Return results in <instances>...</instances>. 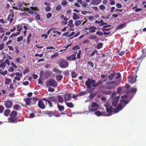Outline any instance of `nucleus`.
Instances as JSON below:
<instances>
[{"label":"nucleus","instance_id":"de8ad7c7","mask_svg":"<svg viewBox=\"0 0 146 146\" xmlns=\"http://www.w3.org/2000/svg\"><path fill=\"white\" fill-rule=\"evenodd\" d=\"M50 75V72H46L45 74V78H47Z\"/></svg>","mask_w":146,"mask_h":146},{"label":"nucleus","instance_id":"680f3d73","mask_svg":"<svg viewBox=\"0 0 146 146\" xmlns=\"http://www.w3.org/2000/svg\"><path fill=\"white\" fill-rule=\"evenodd\" d=\"M52 14L50 13H48L47 14V15H46V17L47 19H48L49 18H50V17H51L52 16Z\"/></svg>","mask_w":146,"mask_h":146},{"label":"nucleus","instance_id":"f03ea898","mask_svg":"<svg viewBox=\"0 0 146 146\" xmlns=\"http://www.w3.org/2000/svg\"><path fill=\"white\" fill-rule=\"evenodd\" d=\"M128 95L127 93L125 95L122 96L120 100V104L117 106V107L114 109V112L115 113H117L121 111L122 109V107H124L126 105H127L128 103L127 101H125L123 99L126 98L127 97Z\"/></svg>","mask_w":146,"mask_h":146},{"label":"nucleus","instance_id":"2eb2a0df","mask_svg":"<svg viewBox=\"0 0 146 146\" xmlns=\"http://www.w3.org/2000/svg\"><path fill=\"white\" fill-rule=\"evenodd\" d=\"M64 98L66 101L70 100L71 98V94H65L64 96Z\"/></svg>","mask_w":146,"mask_h":146},{"label":"nucleus","instance_id":"cd10ccee","mask_svg":"<svg viewBox=\"0 0 146 146\" xmlns=\"http://www.w3.org/2000/svg\"><path fill=\"white\" fill-rule=\"evenodd\" d=\"M115 72H113V73H111L110 75H109L108 76V78L109 79L111 80L113 79V78L114 77V76L115 75Z\"/></svg>","mask_w":146,"mask_h":146},{"label":"nucleus","instance_id":"3c124183","mask_svg":"<svg viewBox=\"0 0 146 146\" xmlns=\"http://www.w3.org/2000/svg\"><path fill=\"white\" fill-rule=\"evenodd\" d=\"M4 108L2 106H0V113H2L3 111Z\"/></svg>","mask_w":146,"mask_h":146},{"label":"nucleus","instance_id":"473e14b6","mask_svg":"<svg viewBox=\"0 0 146 146\" xmlns=\"http://www.w3.org/2000/svg\"><path fill=\"white\" fill-rule=\"evenodd\" d=\"M45 113L46 114H48L49 116L51 117L52 115L53 114L52 111H45Z\"/></svg>","mask_w":146,"mask_h":146},{"label":"nucleus","instance_id":"393cba45","mask_svg":"<svg viewBox=\"0 0 146 146\" xmlns=\"http://www.w3.org/2000/svg\"><path fill=\"white\" fill-rule=\"evenodd\" d=\"M95 114L98 116L102 115H103L102 113H101L100 111H96L95 112Z\"/></svg>","mask_w":146,"mask_h":146},{"label":"nucleus","instance_id":"c85d7f7f","mask_svg":"<svg viewBox=\"0 0 146 146\" xmlns=\"http://www.w3.org/2000/svg\"><path fill=\"white\" fill-rule=\"evenodd\" d=\"M58 100L59 102L60 103H62L63 102V98L62 96L58 95Z\"/></svg>","mask_w":146,"mask_h":146},{"label":"nucleus","instance_id":"412c9836","mask_svg":"<svg viewBox=\"0 0 146 146\" xmlns=\"http://www.w3.org/2000/svg\"><path fill=\"white\" fill-rule=\"evenodd\" d=\"M65 103L67 106L69 108H72L74 107V105L72 102H67L65 101Z\"/></svg>","mask_w":146,"mask_h":146},{"label":"nucleus","instance_id":"bb28decb","mask_svg":"<svg viewBox=\"0 0 146 146\" xmlns=\"http://www.w3.org/2000/svg\"><path fill=\"white\" fill-rule=\"evenodd\" d=\"M48 99L50 101H51L54 102H55L57 100L56 98L54 96L49 97Z\"/></svg>","mask_w":146,"mask_h":146},{"label":"nucleus","instance_id":"c756f323","mask_svg":"<svg viewBox=\"0 0 146 146\" xmlns=\"http://www.w3.org/2000/svg\"><path fill=\"white\" fill-rule=\"evenodd\" d=\"M10 111H11L9 110H6L4 112V115L6 116H8L9 115Z\"/></svg>","mask_w":146,"mask_h":146},{"label":"nucleus","instance_id":"0eeeda50","mask_svg":"<svg viewBox=\"0 0 146 146\" xmlns=\"http://www.w3.org/2000/svg\"><path fill=\"white\" fill-rule=\"evenodd\" d=\"M46 84L54 87H56L57 86V82L54 79L49 80Z\"/></svg>","mask_w":146,"mask_h":146},{"label":"nucleus","instance_id":"9b49d317","mask_svg":"<svg viewBox=\"0 0 146 146\" xmlns=\"http://www.w3.org/2000/svg\"><path fill=\"white\" fill-rule=\"evenodd\" d=\"M12 105V102L10 101H6L5 102L4 105L7 108H10Z\"/></svg>","mask_w":146,"mask_h":146},{"label":"nucleus","instance_id":"e2e57ef3","mask_svg":"<svg viewBox=\"0 0 146 146\" xmlns=\"http://www.w3.org/2000/svg\"><path fill=\"white\" fill-rule=\"evenodd\" d=\"M14 68L12 66H10L8 69V70L10 72H13L14 71Z\"/></svg>","mask_w":146,"mask_h":146},{"label":"nucleus","instance_id":"774afa93","mask_svg":"<svg viewBox=\"0 0 146 146\" xmlns=\"http://www.w3.org/2000/svg\"><path fill=\"white\" fill-rule=\"evenodd\" d=\"M67 4V3L66 1L63 0L62 2V4L63 5H66Z\"/></svg>","mask_w":146,"mask_h":146},{"label":"nucleus","instance_id":"2f4dec72","mask_svg":"<svg viewBox=\"0 0 146 146\" xmlns=\"http://www.w3.org/2000/svg\"><path fill=\"white\" fill-rule=\"evenodd\" d=\"M73 21L72 20H70L68 21V26L72 27L74 26V25L73 24Z\"/></svg>","mask_w":146,"mask_h":146},{"label":"nucleus","instance_id":"0e129e2a","mask_svg":"<svg viewBox=\"0 0 146 146\" xmlns=\"http://www.w3.org/2000/svg\"><path fill=\"white\" fill-rule=\"evenodd\" d=\"M62 36H65L66 37H69V32H66L64 33Z\"/></svg>","mask_w":146,"mask_h":146},{"label":"nucleus","instance_id":"bf43d9fd","mask_svg":"<svg viewBox=\"0 0 146 146\" xmlns=\"http://www.w3.org/2000/svg\"><path fill=\"white\" fill-rule=\"evenodd\" d=\"M15 75L16 76H19L22 77V74L21 73L19 72H17L15 73Z\"/></svg>","mask_w":146,"mask_h":146},{"label":"nucleus","instance_id":"49530a36","mask_svg":"<svg viewBox=\"0 0 146 146\" xmlns=\"http://www.w3.org/2000/svg\"><path fill=\"white\" fill-rule=\"evenodd\" d=\"M19 106L18 104H16L14 106L13 108L14 110H19Z\"/></svg>","mask_w":146,"mask_h":146},{"label":"nucleus","instance_id":"423d86ee","mask_svg":"<svg viewBox=\"0 0 146 146\" xmlns=\"http://www.w3.org/2000/svg\"><path fill=\"white\" fill-rule=\"evenodd\" d=\"M68 62L66 60L62 59L59 62L60 66L62 68H64L68 66Z\"/></svg>","mask_w":146,"mask_h":146},{"label":"nucleus","instance_id":"79ce46f5","mask_svg":"<svg viewBox=\"0 0 146 146\" xmlns=\"http://www.w3.org/2000/svg\"><path fill=\"white\" fill-rule=\"evenodd\" d=\"M60 18L63 19L65 21H67L68 20V19L66 17H64L63 15H62L60 17Z\"/></svg>","mask_w":146,"mask_h":146},{"label":"nucleus","instance_id":"6e6d98bb","mask_svg":"<svg viewBox=\"0 0 146 146\" xmlns=\"http://www.w3.org/2000/svg\"><path fill=\"white\" fill-rule=\"evenodd\" d=\"M17 36V34H16V33H13L9 37V39H10L11 38L14 36Z\"/></svg>","mask_w":146,"mask_h":146},{"label":"nucleus","instance_id":"603ef678","mask_svg":"<svg viewBox=\"0 0 146 146\" xmlns=\"http://www.w3.org/2000/svg\"><path fill=\"white\" fill-rule=\"evenodd\" d=\"M99 8L102 10H104L105 9V7L104 5H102L100 6Z\"/></svg>","mask_w":146,"mask_h":146},{"label":"nucleus","instance_id":"e433bc0d","mask_svg":"<svg viewBox=\"0 0 146 146\" xmlns=\"http://www.w3.org/2000/svg\"><path fill=\"white\" fill-rule=\"evenodd\" d=\"M77 74L75 72H71V76L73 78H75L77 76Z\"/></svg>","mask_w":146,"mask_h":146},{"label":"nucleus","instance_id":"9d476101","mask_svg":"<svg viewBox=\"0 0 146 146\" xmlns=\"http://www.w3.org/2000/svg\"><path fill=\"white\" fill-rule=\"evenodd\" d=\"M142 52L143 53L141 56L137 58L138 60H140L141 59H143L145 58L146 56V49H143L142 50Z\"/></svg>","mask_w":146,"mask_h":146},{"label":"nucleus","instance_id":"a211bd4d","mask_svg":"<svg viewBox=\"0 0 146 146\" xmlns=\"http://www.w3.org/2000/svg\"><path fill=\"white\" fill-rule=\"evenodd\" d=\"M31 98H27L24 99V101L26 102L27 105H30L31 104Z\"/></svg>","mask_w":146,"mask_h":146},{"label":"nucleus","instance_id":"4d7b16f0","mask_svg":"<svg viewBox=\"0 0 146 146\" xmlns=\"http://www.w3.org/2000/svg\"><path fill=\"white\" fill-rule=\"evenodd\" d=\"M44 73V72L43 71H41L40 72V77L42 78Z\"/></svg>","mask_w":146,"mask_h":146},{"label":"nucleus","instance_id":"6e6552de","mask_svg":"<svg viewBox=\"0 0 146 146\" xmlns=\"http://www.w3.org/2000/svg\"><path fill=\"white\" fill-rule=\"evenodd\" d=\"M126 88H128V84H127L125 85V87L122 86L118 87L117 90V92L118 94H120L121 92H124L125 91Z\"/></svg>","mask_w":146,"mask_h":146},{"label":"nucleus","instance_id":"5fc2aeb1","mask_svg":"<svg viewBox=\"0 0 146 146\" xmlns=\"http://www.w3.org/2000/svg\"><path fill=\"white\" fill-rule=\"evenodd\" d=\"M21 26H20V25H17V28L18 29L17 30V31H20V30H22L21 28Z\"/></svg>","mask_w":146,"mask_h":146},{"label":"nucleus","instance_id":"c03bdc74","mask_svg":"<svg viewBox=\"0 0 146 146\" xmlns=\"http://www.w3.org/2000/svg\"><path fill=\"white\" fill-rule=\"evenodd\" d=\"M23 39V37L22 36H21L17 38V42H19L21 41Z\"/></svg>","mask_w":146,"mask_h":146},{"label":"nucleus","instance_id":"b1692460","mask_svg":"<svg viewBox=\"0 0 146 146\" xmlns=\"http://www.w3.org/2000/svg\"><path fill=\"white\" fill-rule=\"evenodd\" d=\"M79 16L76 13H74L73 14V16L72 17L73 19L74 20H76L77 19H80Z\"/></svg>","mask_w":146,"mask_h":146},{"label":"nucleus","instance_id":"dca6fc26","mask_svg":"<svg viewBox=\"0 0 146 146\" xmlns=\"http://www.w3.org/2000/svg\"><path fill=\"white\" fill-rule=\"evenodd\" d=\"M9 122L12 123H15L17 122V119L16 117H9Z\"/></svg>","mask_w":146,"mask_h":146},{"label":"nucleus","instance_id":"58836bf2","mask_svg":"<svg viewBox=\"0 0 146 146\" xmlns=\"http://www.w3.org/2000/svg\"><path fill=\"white\" fill-rule=\"evenodd\" d=\"M53 71L54 72H55L56 73H60L62 72V71H61L57 70L56 68H54L53 70Z\"/></svg>","mask_w":146,"mask_h":146},{"label":"nucleus","instance_id":"f257e3e1","mask_svg":"<svg viewBox=\"0 0 146 146\" xmlns=\"http://www.w3.org/2000/svg\"><path fill=\"white\" fill-rule=\"evenodd\" d=\"M102 82L101 80H99L96 83L95 80L88 78L85 84L87 88L88 89V92L89 93H91L95 89V87H98Z\"/></svg>","mask_w":146,"mask_h":146},{"label":"nucleus","instance_id":"338daca9","mask_svg":"<svg viewBox=\"0 0 146 146\" xmlns=\"http://www.w3.org/2000/svg\"><path fill=\"white\" fill-rule=\"evenodd\" d=\"M80 47L78 45H76L72 48V50H74L75 49H79Z\"/></svg>","mask_w":146,"mask_h":146},{"label":"nucleus","instance_id":"09e8293b","mask_svg":"<svg viewBox=\"0 0 146 146\" xmlns=\"http://www.w3.org/2000/svg\"><path fill=\"white\" fill-rule=\"evenodd\" d=\"M87 93V92L85 91L83 92H81L79 93L78 94V95L79 96H81L83 95H84V94H86V93Z\"/></svg>","mask_w":146,"mask_h":146},{"label":"nucleus","instance_id":"20e7f679","mask_svg":"<svg viewBox=\"0 0 146 146\" xmlns=\"http://www.w3.org/2000/svg\"><path fill=\"white\" fill-rule=\"evenodd\" d=\"M115 95V92H114L112 94L111 96V97L113 98L112 105L114 107H115L117 106L118 100L120 98L119 96H116L115 98H114V96Z\"/></svg>","mask_w":146,"mask_h":146},{"label":"nucleus","instance_id":"4c0bfd02","mask_svg":"<svg viewBox=\"0 0 146 146\" xmlns=\"http://www.w3.org/2000/svg\"><path fill=\"white\" fill-rule=\"evenodd\" d=\"M115 75H116V76L114 78V79H117L121 76L119 72H117L116 74H115Z\"/></svg>","mask_w":146,"mask_h":146},{"label":"nucleus","instance_id":"052dcab7","mask_svg":"<svg viewBox=\"0 0 146 146\" xmlns=\"http://www.w3.org/2000/svg\"><path fill=\"white\" fill-rule=\"evenodd\" d=\"M96 34L99 35H103V33L101 31H97Z\"/></svg>","mask_w":146,"mask_h":146},{"label":"nucleus","instance_id":"8fccbe9b","mask_svg":"<svg viewBox=\"0 0 146 146\" xmlns=\"http://www.w3.org/2000/svg\"><path fill=\"white\" fill-rule=\"evenodd\" d=\"M103 93L104 94H110L111 93V91H103Z\"/></svg>","mask_w":146,"mask_h":146},{"label":"nucleus","instance_id":"864d4df0","mask_svg":"<svg viewBox=\"0 0 146 146\" xmlns=\"http://www.w3.org/2000/svg\"><path fill=\"white\" fill-rule=\"evenodd\" d=\"M50 7L48 6H47L45 8V10L47 12L49 11L50 10Z\"/></svg>","mask_w":146,"mask_h":146},{"label":"nucleus","instance_id":"1a4fd4ad","mask_svg":"<svg viewBox=\"0 0 146 146\" xmlns=\"http://www.w3.org/2000/svg\"><path fill=\"white\" fill-rule=\"evenodd\" d=\"M38 106L41 109H44L46 107L44 103L41 100H40L39 101L38 103Z\"/></svg>","mask_w":146,"mask_h":146},{"label":"nucleus","instance_id":"f3484780","mask_svg":"<svg viewBox=\"0 0 146 146\" xmlns=\"http://www.w3.org/2000/svg\"><path fill=\"white\" fill-rule=\"evenodd\" d=\"M96 29V27L93 26L90 27L89 28H87L86 29L90 30L91 31H89L90 33H94L95 32Z\"/></svg>","mask_w":146,"mask_h":146},{"label":"nucleus","instance_id":"f704fd0d","mask_svg":"<svg viewBox=\"0 0 146 146\" xmlns=\"http://www.w3.org/2000/svg\"><path fill=\"white\" fill-rule=\"evenodd\" d=\"M96 94L95 93H92L88 97L90 99H91L94 97L96 96Z\"/></svg>","mask_w":146,"mask_h":146},{"label":"nucleus","instance_id":"72a5a7b5","mask_svg":"<svg viewBox=\"0 0 146 146\" xmlns=\"http://www.w3.org/2000/svg\"><path fill=\"white\" fill-rule=\"evenodd\" d=\"M5 84H8L10 82H11V79L9 78H6L5 79Z\"/></svg>","mask_w":146,"mask_h":146},{"label":"nucleus","instance_id":"f8f14e48","mask_svg":"<svg viewBox=\"0 0 146 146\" xmlns=\"http://www.w3.org/2000/svg\"><path fill=\"white\" fill-rule=\"evenodd\" d=\"M67 59L70 61L74 60L76 59V54H73L67 57Z\"/></svg>","mask_w":146,"mask_h":146},{"label":"nucleus","instance_id":"37998d69","mask_svg":"<svg viewBox=\"0 0 146 146\" xmlns=\"http://www.w3.org/2000/svg\"><path fill=\"white\" fill-rule=\"evenodd\" d=\"M81 5L83 7H87V6L88 5V4L84 2H82L81 4Z\"/></svg>","mask_w":146,"mask_h":146},{"label":"nucleus","instance_id":"7c9ffc66","mask_svg":"<svg viewBox=\"0 0 146 146\" xmlns=\"http://www.w3.org/2000/svg\"><path fill=\"white\" fill-rule=\"evenodd\" d=\"M112 107L111 106H110L108 108H106V110L108 112L111 113L112 112Z\"/></svg>","mask_w":146,"mask_h":146},{"label":"nucleus","instance_id":"7ed1b4c3","mask_svg":"<svg viewBox=\"0 0 146 146\" xmlns=\"http://www.w3.org/2000/svg\"><path fill=\"white\" fill-rule=\"evenodd\" d=\"M137 91V89L134 88H132L130 90H128V98L129 97L130 100L132 98L135 94Z\"/></svg>","mask_w":146,"mask_h":146},{"label":"nucleus","instance_id":"5701e85b","mask_svg":"<svg viewBox=\"0 0 146 146\" xmlns=\"http://www.w3.org/2000/svg\"><path fill=\"white\" fill-rule=\"evenodd\" d=\"M57 107L59 110L60 111H62L64 109V106L60 105L58 104H57Z\"/></svg>","mask_w":146,"mask_h":146},{"label":"nucleus","instance_id":"4be33fe9","mask_svg":"<svg viewBox=\"0 0 146 146\" xmlns=\"http://www.w3.org/2000/svg\"><path fill=\"white\" fill-rule=\"evenodd\" d=\"M82 21H80L79 20H77L76 21L75 23V25L76 27L79 26L81 24Z\"/></svg>","mask_w":146,"mask_h":146},{"label":"nucleus","instance_id":"aec40b11","mask_svg":"<svg viewBox=\"0 0 146 146\" xmlns=\"http://www.w3.org/2000/svg\"><path fill=\"white\" fill-rule=\"evenodd\" d=\"M62 77L63 76L62 74H58L56 76L57 80L59 81L61 80Z\"/></svg>","mask_w":146,"mask_h":146},{"label":"nucleus","instance_id":"4468645a","mask_svg":"<svg viewBox=\"0 0 146 146\" xmlns=\"http://www.w3.org/2000/svg\"><path fill=\"white\" fill-rule=\"evenodd\" d=\"M130 84H132L135 82L136 80V78L133 76H131L130 78H128V81H129Z\"/></svg>","mask_w":146,"mask_h":146},{"label":"nucleus","instance_id":"13d9d810","mask_svg":"<svg viewBox=\"0 0 146 146\" xmlns=\"http://www.w3.org/2000/svg\"><path fill=\"white\" fill-rule=\"evenodd\" d=\"M88 63L89 65H90L91 66V67H93L94 66V63L91 61H88Z\"/></svg>","mask_w":146,"mask_h":146},{"label":"nucleus","instance_id":"c9c22d12","mask_svg":"<svg viewBox=\"0 0 146 146\" xmlns=\"http://www.w3.org/2000/svg\"><path fill=\"white\" fill-rule=\"evenodd\" d=\"M58 52H55V53H54V54L53 55H51V58H54L57 57L58 56Z\"/></svg>","mask_w":146,"mask_h":146},{"label":"nucleus","instance_id":"69168bd1","mask_svg":"<svg viewBox=\"0 0 146 146\" xmlns=\"http://www.w3.org/2000/svg\"><path fill=\"white\" fill-rule=\"evenodd\" d=\"M97 38V36L94 35H91L90 37V39H96Z\"/></svg>","mask_w":146,"mask_h":146},{"label":"nucleus","instance_id":"a19ab883","mask_svg":"<svg viewBox=\"0 0 146 146\" xmlns=\"http://www.w3.org/2000/svg\"><path fill=\"white\" fill-rule=\"evenodd\" d=\"M107 88H106L107 90L111 89H114L115 87L114 86L109 85L107 86Z\"/></svg>","mask_w":146,"mask_h":146},{"label":"nucleus","instance_id":"39448f33","mask_svg":"<svg viewBox=\"0 0 146 146\" xmlns=\"http://www.w3.org/2000/svg\"><path fill=\"white\" fill-rule=\"evenodd\" d=\"M99 107L98 105L95 102H93L91 104V106L88 107L89 111L90 112L94 111L96 110Z\"/></svg>","mask_w":146,"mask_h":146},{"label":"nucleus","instance_id":"ddd939ff","mask_svg":"<svg viewBox=\"0 0 146 146\" xmlns=\"http://www.w3.org/2000/svg\"><path fill=\"white\" fill-rule=\"evenodd\" d=\"M101 2V0H92L90 4L96 5Z\"/></svg>","mask_w":146,"mask_h":146},{"label":"nucleus","instance_id":"6ab92c4d","mask_svg":"<svg viewBox=\"0 0 146 146\" xmlns=\"http://www.w3.org/2000/svg\"><path fill=\"white\" fill-rule=\"evenodd\" d=\"M17 112L15 111H13L10 114V117H16L17 115Z\"/></svg>","mask_w":146,"mask_h":146},{"label":"nucleus","instance_id":"a18cd8bd","mask_svg":"<svg viewBox=\"0 0 146 146\" xmlns=\"http://www.w3.org/2000/svg\"><path fill=\"white\" fill-rule=\"evenodd\" d=\"M127 25V23H125L123 24H121L119 26L117 27L118 29H120V28H121L125 26H126Z\"/></svg>","mask_w":146,"mask_h":146},{"label":"nucleus","instance_id":"ea45409f","mask_svg":"<svg viewBox=\"0 0 146 146\" xmlns=\"http://www.w3.org/2000/svg\"><path fill=\"white\" fill-rule=\"evenodd\" d=\"M103 46V44L101 42L97 44V49H100Z\"/></svg>","mask_w":146,"mask_h":146},{"label":"nucleus","instance_id":"a878e982","mask_svg":"<svg viewBox=\"0 0 146 146\" xmlns=\"http://www.w3.org/2000/svg\"><path fill=\"white\" fill-rule=\"evenodd\" d=\"M110 26V25L104 26L103 27V28L102 29V31H109L111 29H106V28L107 27H109Z\"/></svg>","mask_w":146,"mask_h":146}]
</instances>
